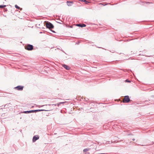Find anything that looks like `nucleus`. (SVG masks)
I'll list each match as a JSON object with an SVG mask.
<instances>
[{
  "mask_svg": "<svg viewBox=\"0 0 154 154\" xmlns=\"http://www.w3.org/2000/svg\"><path fill=\"white\" fill-rule=\"evenodd\" d=\"M57 49L60 50V49L59 48H57ZM60 50H61V51H62L63 52H64V53L65 54H66V53L65 52H64L62 50H61V49H60Z\"/></svg>",
  "mask_w": 154,
  "mask_h": 154,
  "instance_id": "f3484780",
  "label": "nucleus"
},
{
  "mask_svg": "<svg viewBox=\"0 0 154 154\" xmlns=\"http://www.w3.org/2000/svg\"><path fill=\"white\" fill-rule=\"evenodd\" d=\"M89 150V149H87V148L85 149H84L83 152H87V151H88Z\"/></svg>",
  "mask_w": 154,
  "mask_h": 154,
  "instance_id": "4468645a",
  "label": "nucleus"
},
{
  "mask_svg": "<svg viewBox=\"0 0 154 154\" xmlns=\"http://www.w3.org/2000/svg\"><path fill=\"white\" fill-rule=\"evenodd\" d=\"M49 108V107L48 106L47 108V109H48Z\"/></svg>",
  "mask_w": 154,
  "mask_h": 154,
  "instance_id": "6ab92c4d",
  "label": "nucleus"
},
{
  "mask_svg": "<svg viewBox=\"0 0 154 154\" xmlns=\"http://www.w3.org/2000/svg\"><path fill=\"white\" fill-rule=\"evenodd\" d=\"M25 48L28 51H32L33 49V47L32 45L28 44L25 46Z\"/></svg>",
  "mask_w": 154,
  "mask_h": 154,
  "instance_id": "f03ea898",
  "label": "nucleus"
},
{
  "mask_svg": "<svg viewBox=\"0 0 154 154\" xmlns=\"http://www.w3.org/2000/svg\"><path fill=\"white\" fill-rule=\"evenodd\" d=\"M39 137L38 135H36L34 136L32 138V142H35L36 140L39 139Z\"/></svg>",
  "mask_w": 154,
  "mask_h": 154,
  "instance_id": "423d86ee",
  "label": "nucleus"
},
{
  "mask_svg": "<svg viewBox=\"0 0 154 154\" xmlns=\"http://www.w3.org/2000/svg\"><path fill=\"white\" fill-rule=\"evenodd\" d=\"M23 88V86L21 85H19L14 88V89H16L17 90H22Z\"/></svg>",
  "mask_w": 154,
  "mask_h": 154,
  "instance_id": "39448f33",
  "label": "nucleus"
},
{
  "mask_svg": "<svg viewBox=\"0 0 154 154\" xmlns=\"http://www.w3.org/2000/svg\"><path fill=\"white\" fill-rule=\"evenodd\" d=\"M108 4H110L109 3H108ZM99 4V5H102L103 6H105L106 5L108 4H105L103 3H100Z\"/></svg>",
  "mask_w": 154,
  "mask_h": 154,
  "instance_id": "2eb2a0df",
  "label": "nucleus"
},
{
  "mask_svg": "<svg viewBox=\"0 0 154 154\" xmlns=\"http://www.w3.org/2000/svg\"><path fill=\"white\" fill-rule=\"evenodd\" d=\"M67 5L68 6H71L73 4V2L72 1H67L66 2Z\"/></svg>",
  "mask_w": 154,
  "mask_h": 154,
  "instance_id": "6e6552de",
  "label": "nucleus"
},
{
  "mask_svg": "<svg viewBox=\"0 0 154 154\" xmlns=\"http://www.w3.org/2000/svg\"><path fill=\"white\" fill-rule=\"evenodd\" d=\"M63 102H60L59 103H58L57 104H48V105H43L42 106H48L49 107V108L48 109H45L46 111H50L51 110L54 109V107L56 106L57 105L58 106H59L60 104L63 103Z\"/></svg>",
  "mask_w": 154,
  "mask_h": 154,
  "instance_id": "f257e3e1",
  "label": "nucleus"
},
{
  "mask_svg": "<svg viewBox=\"0 0 154 154\" xmlns=\"http://www.w3.org/2000/svg\"><path fill=\"white\" fill-rule=\"evenodd\" d=\"M135 139L134 138H133L132 139V140H133V141H134L135 140Z\"/></svg>",
  "mask_w": 154,
  "mask_h": 154,
  "instance_id": "412c9836",
  "label": "nucleus"
},
{
  "mask_svg": "<svg viewBox=\"0 0 154 154\" xmlns=\"http://www.w3.org/2000/svg\"><path fill=\"white\" fill-rule=\"evenodd\" d=\"M15 7L17 9H20V10L21 11L22 9V8H20V7L19 6H17V5H15Z\"/></svg>",
  "mask_w": 154,
  "mask_h": 154,
  "instance_id": "f8f14e48",
  "label": "nucleus"
},
{
  "mask_svg": "<svg viewBox=\"0 0 154 154\" xmlns=\"http://www.w3.org/2000/svg\"><path fill=\"white\" fill-rule=\"evenodd\" d=\"M76 26L81 27H85L86 26V25L84 24H78L76 25Z\"/></svg>",
  "mask_w": 154,
  "mask_h": 154,
  "instance_id": "1a4fd4ad",
  "label": "nucleus"
},
{
  "mask_svg": "<svg viewBox=\"0 0 154 154\" xmlns=\"http://www.w3.org/2000/svg\"><path fill=\"white\" fill-rule=\"evenodd\" d=\"M46 26L47 28H48L49 29H52L54 28V26L53 24L49 22H48V23L46 24Z\"/></svg>",
  "mask_w": 154,
  "mask_h": 154,
  "instance_id": "7ed1b4c3",
  "label": "nucleus"
},
{
  "mask_svg": "<svg viewBox=\"0 0 154 154\" xmlns=\"http://www.w3.org/2000/svg\"><path fill=\"white\" fill-rule=\"evenodd\" d=\"M130 101L129 97L128 95L125 96L124 99L123 100V102L124 103H128Z\"/></svg>",
  "mask_w": 154,
  "mask_h": 154,
  "instance_id": "20e7f679",
  "label": "nucleus"
},
{
  "mask_svg": "<svg viewBox=\"0 0 154 154\" xmlns=\"http://www.w3.org/2000/svg\"><path fill=\"white\" fill-rule=\"evenodd\" d=\"M51 30V31L52 32H53V33H56L53 30Z\"/></svg>",
  "mask_w": 154,
  "mask_h": 154,
  "instance_id": "a211bd4d",
  "label": "nucleus"
},
{
  "mask_svg": "<svg viewBox=\"0 0 154 154\" xmlns=\"http://www.w3.org/2000/svg\"><path fill=\"white\" fill-rule=\"evenodd\" d=\"M57 22L58 23H60V24H62V23H60H60H59V22Z\"/></svg>",
  "mask_w": 154,
  "mask_h": 154,
  "instance_id": "aec40b11",
  "label": "nucleus"
},
{
  "mask_svg": "<svg viewBox=\"0 0 154 154\" xmlns=\"http://www.w3.org/2000/svg\"><path fill=\"white\" fill-rule=\"evenodd\" d=\"M70 27H71V28H72V26H70Z\"/></svg>",
  "mask_w": 154,
  "mask_h": 154,
  "instance_id": "4be33fe9",
  "label": "nucleus"
},
{
  "mask_svg": "<svg viewBox=\"0 0 154 154\" xmlns=\"http://www.w3.org/2000/svg\"><path fill=\"white\" fill-rule=\"evenodd\" d=\"M61 22H62V23H63V21H62V20H61Z\"/></svg>",
  "mask_w": 154,
  "mask_h": 154,
  "instance_id": "5701e85b",
  "label": "nucleus"
},
{
  "mask_svg": "<svg viewBox=\"0 0 154 154\" xmlns=\"http://www.w3.org/2000/svg\"><path fill=\"white\" fill-rule=\"evenodd\" d=\"M6 7V5H0V8H3L4 7Z\"/></svg>",
  "mask_w": 154,
  "mask_h": 154,
  "instance_id": "ddd939ff",
  "label": "nucleus"
},
{
  "mask_svg": "<svg viewBox=\"0 0 154 154\" xmlns=\"http://www.w3.org/2000/svg\"><path fill=\"white\" fill-rule=\"evenodd\" d=\"M125 82H131V81H130L128 79H127L126 80Z\"/></svg>",
  "mask_w": 154,
  "mask_h": 154,
  "instance_id": "dca6fc26",
  "label": "nucleus"
},
{
  "mask_svg": "<svg viewBox=\"0 0 154 154\" xmlns=\"http://www.w3.org/2000/svg\"><path fill=\"white\" fill-rule=\"evenodd\" d=\"M34 110V112H39L40 111H46L45 109H36V110Z\"/></svg>",
  "mask_w": 154,
  "mask_h": 154,
  "instance_id": "9b49d317",
  "label": "nucleus"
},
{
  "mask_svg": "<svg viewBox=\"0 0 154 154\" xmlns=\"http://www.w3.org/2000/svg\"><path fill=\"white\" fill-rule=\"evenodd\" d=\"M62 66L66 70H68L69 69H70L69 67V66H68L67 65H66L65 64H63L62 65Z\"/></svg>",
  "mask_w": 154,
  "mask_h": 154,
  "instance_id": "9d476101",
  "label": "nucleus"
},
{
  "mask_svg": "<svg viewBox=\"0 0 154 154\" xmlns=\"http://www.w3.org/2000/svg\"><path fill=\"white\" fill-rule=\"evenodd\" d=\"M34 112V110H31L29 111H24L22 112V113H33Z\"/></svg>",
  "mask_w": 154,
  "mask_h": 154,
  "instance_id": "0eeeda50",
  "label": "nucleus"
}]
</instances>
